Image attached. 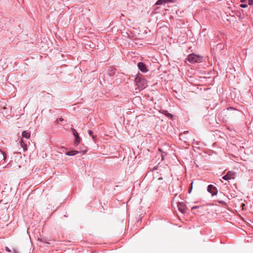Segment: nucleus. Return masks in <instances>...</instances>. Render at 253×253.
<instances>
[{"label":"nucleus","instance_id":"21","mask_svg":"<svg viewBox=\"0 0 253 253\" xmlns=\"http://www.w3.org/2000/svg\"><path fill=\"white\" fill-rule=\"evenodd\" d=\"M246 0H241V2L243 3L245 2Z\"/></svg>","mask_w":253,"mask_h":253},{"label":"nucleus","instance_id":"17","mask_svg":"<svg viewBox=\"0 0 253 253\" xmlns=\"http://www.w3.org/2000/svg\"><path fill=\"white\" fill-rule=\"evenodd\" d=\"M166 115H167L168 117H169V118H171L172 117V115L170 113H167L166 114Z\"/></svg>","mask_w":253,"mask_h":253},{"label":"nucleus","instance_id":"19","mask_svg":"<svg viewBox=\"0 0 253 253\" xmlns=\"http://www.w3.org/2000/svg\"><path fill=\"white\" fill-rule=\"evenodd\" d=\"M3 156V159L5 160L6 159V154L3 152L2 153Z\"/></svg>","mask_w":253,"mask_h":253},{"label":"nucleus","instance_id":"4","mask_svg":"<svg viewBox=\"0 0 253 253\" xmlns=\"http://www.w3.org/2000/svg\"><path fill=\"white\" fill-rule=\"evenodd\" d=\"M208 191L209 192L211 193L212 196L216 195L217 193V190L216 187L212 185H209L208 186Z\"/></svg>","mask_w":253,"mask_h":253},{"label":"nucleus","instance_id":"6","mask_svg":"<svg viewBox=\"0 0 253 253\" xmlns=\"http://www.w3.org/2000/svg\"><path fill=\"white\" fill-rule=\"evenodd\" d=\"M137 66L139 69L143 73H146L148 71L146 65L143 62H139L137 64Z\"/></svg>","mask_w":253,"mask_h":253},{"label":"nucleus","instance_id":"14","mask_svg":"<svg viewBox=\"0 0 253 253\" xmlns=\"http://www.w3.org/2000/svg\"><path fill=\"white\" fill-rule=\"evenodd\" d=\"M248 3L249 5H252L253 4V0H248Z\"/></svg>","mask_w":253,"mask_h":253},{"label":"nucleus","instance_id":"10","mask_svg":"<svg viewBox=\"0 0 253 253\" xmlns=\"http://www.w3.org/2000/svg\"><path fill=\"white\" fill-rule=\"evenodd\" d=\"M20 143H21V146L23 148L24 150H27V148H26L27 146L24 143V142H23L22 139L21 140Z\"/></svg>","mask_w":253,"mask_h":253},{"label":"nucleus","instance_id":"2","mask_svg":"<svg viewBox=\"0 0 253 253\" xmlns=\"http://www.w3.org/2000/svg\"><path fill=\"white\" fill-rule=\"evenodd\" d=\"M187 60L191 63H199L202 62L203 57L202 56L192 53L188 56Z\"/></svg>","mask_w":253,"mask_h":253},{"label":"nucleus","instance_id":"13","mask_svg":"<svg viewBox=\"0 0 253 253\" xmlns=\"http://www.w3.org/2000/svg\"><path fill=\"white\" fill-rule=\"evenodd\" d=\"M240 6L243 8H246L248 6V5L246 4H240Z\"/></svg>","mask_w":253,"mask_h":253},{"label":"nucleus","instance_id":"20","mask_svg":"<svg viewBox=\"0 0 253 253\" xmlns=\"http://www.w3.org/2000/svg\"><path fill=\"white\" fill-rule=\"evenodd\" d=\"M59 120L60 121L62 122V121H63V118H60L59 119Z\"/></svg>","mask_w":253,"mask_h":253},{"label":"nucleus","instance_id":"1","mask_svg":"<svg viewBox=\"0 0 253 253\" xmlns=\"http://www.w3.org/2000/svg\"><path fill=\"white\" fill-rule=\"evenodd\" d=\"M135 82L140 90L145 88L147 85V81L138 75L135 79Z\"/></svg>","mask_w":253,"mask_h":253},{"label":"nucleus","instance_id":"18","mask_svg":"<svg viewBox=\"0 0 253 253\" xmlns=\"http://www.w3.org/2000/svg\"><path fill=\"white\" fill-rule=\"evenodd\" d=\"M164 152H162V154H161V157H162V161H163L164 160V155L163 154Z\"/></svg>","mask_w":253,"mask_h":253},{"label":"nucleus","instance_id":"22","mask_svg":"<svg viewBox=\"0 0 253 253\" xmlns=\"http://www.w3.org/2000/svg\"><path fill=\"white\" fill-rule=\"evenodd\" d=\"M6 250L9 252H10V250L8 249L7 248H6Z\"/></svg>","mask_w":253,"mask_h":253},{"label":"nucleus","instance_id":"5","mask_svg":"<svg viewBox=\"0 0 253 253\" xmlns=\"http://www.w3.org/2000/svg\"><path fill=\"white\" fill-rule=\"evenodd\" d=\"M71 130L73 132V135H74L75 137V143L76 144H78L80 141L81 139L79 136L78 133L77 132V131L73 128H71Z\"/></svg>","mask_w":253,"mask_h":253},{"label":"nucleus","instance_id":"16","mask_svg":"<svg viewBox=\"0 0 253 253\" xmlns=\"http://www.w3.org/2000/svg\"><path fill=\"white\" fill-rule=\"evenodd\" d=\"M165 2H174L176 0H164Z\"/></svg>","mask_w":253,"mask_h":253},{"label":"nucleus","instance_id":"7","mask_svg":"<svg viewBox=\"0 0 253 253\" xmlns=\"http://www.w3.org/2000/svg\"><path fill=\"white\" fill-rule=\"evenodd\" d=\"M177 208L178 210L182 213L185 212V207L183 203H178Z\"/></svg>","mask_w":253,"mask_h":253},{"label":"nucleus","instance_id":"3","mask_svg":"<svg viewBox=\"0 0 253 253\" xmlns=\"http://www.w3.org/2000/svg\"><path fill=\"white\" fill-rule=\"evenodd\" d=\"M222 178L225 180H230L235 178V172L232 171H229L222 177Z\"/></svg>","mask_w":253,"mask_h":253},{"label":"nucleus","instance_id":"12","mask_svg":"<svg viewBox=\"0 0 253 253\" xmlns=\"http://www.w3.org/2000/svg\"><path fill=\"white\" fill-rule=\"evenodd\" d=\"M88 134L90 136H91L93 139H95V136L93 135V132L91 130L88 131Z\"/></svg>","mask_w":253,"mask_h":253},{"label":"nucleus","instance_id":"15","mask_svg":"<svg viewBox=\"0 0 253 253\" xmlns=\"http://www.w3.org/2000/svg\"><path fill=\"white\" fill-rule=\"evenodd\" d=\"M192 186H193V182H191V187H190V189H189V193H191V191H192Z\"/></svg>","mask_w":253,"mask_h":253},{"label":"nucleus","instance_id":"8","mask_svg":"<svg viewBox=\"0 0 253 253\" xmlns=\"http://www.w3.org/2000/svg\"><path fill=\"white\" fill-rule=\"evenodd\" d=\"M78 153H79V152L78 151L72 150V151H70L67 152L66 153V155H68V156H74V155L78 154Z\"/></svg>","mask_w":253,"mask_h":253},{"label":"nucleus","instance_id":"9","mask_svg":"<svg viewBox=\"0 0 253 253\" xmlns=\"http://www.w3.org/2000/svg\"><path fill=\"white\" fill-rule=\"evenodd\" d=\"M22 134V136L26 138H29L30 137V133L26 130L23 131Z\"/></svg>","mask_w":253,"mask_h":253},{"label":"nucleus","instance_id":"11","mask_svg":"<svg viewBox=\"0 0 253 253\" xmlns=\"http://www.w3.org/2000/svg\"><path fill=\"white\" fill-rule=\"evenodd\" d=\"M165 3V1L164 0H158L156 3V4L157 5H161V4H162L163 3Z\"/></svg>","mask_w":253,"mask_h":253},{"label":"nucleus","instance_id":"25","mask_svg":"<svg viewBox=\"0 0 253 253\" xmlns=\"http://www.w3.org/2000/svg\"><path fill=\"white\" fill-rule=\"evenodd\" d=\"M159 150L160 151V152H162L161 150L160 149H159Z\"/></svg>","mask_w":253,"mask_h":253},{"label":"nucleus","instance_id":"23","mask_svg":"<svg viewBox=\"0 0 253 253\" xmlns=\"http://www.w3.org/2000/svg\"><path fill=\"white\" fill-rule=\"evenodd\" d=\"M5 108H6V107H3V109H5Z\"/></svg>","mask_w":253,"mask_h":253},{"label":"nucleus","instance_id":"24","mask_svg":"<svg viewBox=\"0 0 253 253\" xmlns=\"http://www.w3.org/2000/svg\"><path fill=\"white\" fill-rule=\"evenodd\" d=\"M188 132V131H184V133H186V132Z\"/></svg>","mask_w":253,"mask_h":253}]
</instances>
